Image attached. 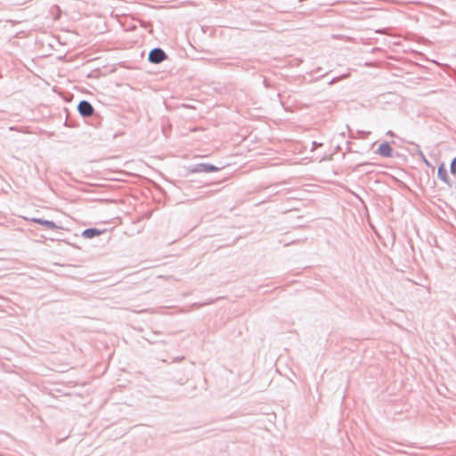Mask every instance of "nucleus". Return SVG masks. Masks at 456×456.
Listing matches in <instances>:
<instances>
[{
	"label": "nucleus",
	"mask_w": 456,
	"mask_h": 456,
	"mask_svg": "<svg viewBox=\"0 0 456 456\" xmlns=\"http://www.w3.org/2000/svg\"><path fill=\"white\" fill-rule=\"evenodd\" d=\"M218 170H220V168L213 164L197 163V164L191 166L188 169V172L191 174L203 173V172L204 173H212V172H216Z\"/></svg>",
	"instance_id": "obj_1"
},
{
	"label": "nucleus",
	"mask_w": 456,
	"mask_h": 456,
	"mask_svg": "<svg viewBox=\"0 0 456 456\" xmlns=\"http://www.w3.org/2000/svg\"><path fill=\"white\" fill-rule=\"evenodd\" d=\"M167 59V54L160 47L151 49L148 54V61L153 64H159Z\"/></svg>",
	"instance_id": "obj_2"
},
{
	"label": "nucleus",
	"mask_w": 456,
	"mask_h": 456,
	"mask_svg": "<svg viewBox=\"0 0 456 456\" xmlns=\"http://www.w3.org/2000/svg\"><path fill=\"white\" fill-rule=\"evenodd\" d=\"M77 111L83 118H89L94 114V108L90 102L82 100L77 104Z\"/></svg>",
	"instance_id": "obj_3"
},
{
	"label": "nucleus",
	"mask_w": 456,
	"mask_h": 456,
	"mask_svg": "<svg viewBox=\"0 0 456 456\" xmlns=\"http://www.w3.org/2000/svg\"><path fill=\"white\" fill-rule=\"evenodd\" d=\"M375 153L379 154L385 158H392L393 157V149L388 142H383L379 144Z\"/></svg>",
	"instance_id": "obj_4"
},
{
	"label": "nucleus",
	"mask_w": 456,
	"mask_h": 456,
	"mask_svg": "<svg viewBox=\"0 0 456 456\" xmlns=\"http://www.w3.org/2000/svg\"><path fill=\"white\" fill-rule=\"evenodd\" d=\"M31 222L38 224L49 230H61V226L57 225L53 221L46 220L38 217H33L30 219Z\"/></svg>",
	"instance_id": "obj_5"
},
{
	"label": "nucleus",
	"mask_w": 456,
	"mask_h": 456,
	"mask_svg": "<svg viewBox=\"0 0 456 456\" xmlns=\"http://www.w3.org/2000/svg\"><path fill=\"white\" fill-rule=\"evenodd\" d=\"M437 177L447 185L451 186V180L444 163H441L437 168Z\"/></svg>",
	"instance_id": "obj_6"
},
{
	"label": "nucleus",
	"mask_w": 456,
	"mask_h": 456,
	"mask_svg": "<svg viewBox=\"0 0 456 456\" xmlns=\"http://www.w3.org/2000/svg\"><path fill=\"white\" fill-rule=\"evenodd\" d=\"M103 232H104V230H100L98 228L92 227V228L85 229L82 232L81 235H82V237H84L86 239H93L94 237L100 236Z\"/></svg>",
	"instance_id": "obj_7"
},
{
	"label": "nucleus",
	"mask_w": 456,
	"mask_h": 456,
	"mask_svg": "<svg viewBox=\"0 0 456 456\" xmlns=\"http://www.w3.org/2000/svg\"><path fill=\"white\" fill-rule=\"evenodd\" d=\"M417 147V154L420 157L421 160L425 163L426 166L430 167L429 161L427 159L423 151L419 149V146L416 144Z\"/></svg>",
	"instance_id": "obj_8"
},
{
	"label": "nucleus",
	"mask_w": 456,
	"mask_h": 456,
	"mask_svg": "<svg viewBox=\"0 0 456 456\" xmlns=\"http://www.w3.org/2000/svg\"><path fill=\"white\" fill-rule=\"evenodd\" d=\"M140 23H141V27L147 28L149 30V33H151V34L153 33V28H152V24L151 22H146V21L141 20Z\"/></svg>",
	"instance_id": "obj_9"
},
{
	"label": "nucleus",
	"mask_w": 456,
	"mask_h": 456,
	"mask_svg": "<svg viewBox=\"0 0 456 456\" xmlns=\"http://www.w3.org/2000/svg\"><path fill=\"white\" fill-rule=\"evenodd\" d=\"M450 172L452 175H456V156L452 159L450 163Z\"/></svg>",
	"instance_id": "obj_10"
},
{
	"label": "nucleus",
	"mask_w": 456,
	"mask_h": 456,
	"mask_svg": "<svg viewBox=\"0 0 456 456\" xmlns=\"http://www.w3.org/2000/svg\"><path fill=\"white\" fill-rule=\"evenodd\" d=\"M322 146V142H313V150L316 149L317 147Z\"/></svg>",
	"instance_id": "obj_11"
},
{
	"label": "nucleus",
	"mask_w": 456,
	"mask_h": 456,
	"mask_svg": "<svg viewBox=\"0 0 456 456\" xmlns=\"http://www.w3.org/2000/svg\"><path fill=\"white\" fill-rule=\"evenodd\" d=\"M340 77H334L332 78L330 82H329V85H332L334 84L335 82H337L338 80H339Z\"/></svg>",
	"instance_id": "obj_12"
},
{
	"label": "nucleus",
	"mask_w": 456,
	"mask_h": 456,
	"mask_svg": "<svg viewBox=\"0 0 456 456\" xmlns=\"http://www.w3.org/2000/svg\"><path fill=\"white\" fill-rule=\"evenodd\" d=\"M387 134H388V135H390V136H394V135H395L394 132H393V131H391V130H389V131L387 133Z\"/></svg>",
	"instance_id": "obj_13"
}]
</instances>
